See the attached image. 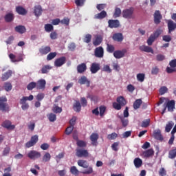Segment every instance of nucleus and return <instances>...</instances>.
Here are the masks:
<instances>
[{
  "label": "nucleus",
  "mask_w": 176,
  "mask_h": 176,
  "mask_svg": "<svg viewBox=\"0 0 176 176\" xmlns=\"http://www.w3.org/2000/svg\"><path fill=\"white\" fill-rule=\"evenodd\" d=\"M42 155L41 154V152L36 151L35 150H32L28 153V157L29 159H31L32 160H35L36 159H39Z\"/></svg>",
  "instance_id": "obj_4"
},
{
  "label": "nucleus",
  "mask_w": 176,
  "mask_h": 176,
  "mask_svg": "<svg viewBox=\"0 0 176 176\" xmlns=\"http://www.w3.org/2000/svg\"><path fill=\"white\" fill-rule=\"evenodd\" d=\"M60 23L64 25H69V19L67 17H65L60 21Z\"/></svg>",
  "instance_id": "obj_64"
},
{
  "label": "nucleus",
  "mask_w": 176,
  "mask_h": 176,
  "mask_svg": "<svg viewBox=\"0 0 176 176\" xmlns=\"http://www.w3.org/2000/svg\"><path fill=\"white\" fill-rule=\"evenodd\" d=\"M159 175L160 176H166L167 175V170L164 168H161L159 170Z\"/></svg>",
  "instance_id": "obj_63"
},
{
  "label": "nucleus",
  "mask_w": 176,
  "mask_h": 176,
  "mask_svg": "<svg viewBox=\"0 0 176 176\" xmlns=\"http://www.w3.org/2000/svg\"><path fill=\"white\" fill-rule=\"evenodd\" d=\"M144 157H151V156H153L155 155V151L153 149L150 148L143 153Z\"/></svg>",
  "instance_id": "obj_36"
},
{
  "label": "nucleus",
  "mask_w": 176,
  "mask_h": 176,
  "mask_svg": "<svg viewBox=\"0 0 176 176\" xmlns=\"http://www.w3.org/2000/svg\"><path fill=\"white\" fill-rule=\"evenodd\" d=\"M87 69V65H86V63H85L79 64L77 66V72L78 74H83L84 72H86Z\"/></svg>",
  "instance_id": "obj_16"
},
{
  "label": "nucleus",
  "mask_w": 176,
  "mask_h": 176,
  "mask_svg": "<svg viewBox=\"0 0 176 176\" xmlns=\"http://www.w3.org/2000/svg\"><path fill=\"white\" fill-rule=\"evenodd\" d=\"M153 137L155 140H157L158 141H163V140H164L163 135H162V131H160V129L154 131Z\"/></svg>",
  "instance_id": "obj_20"
},
{
  "label": "nucleus",
  "mask_w": 176,
  "mask_h": 176,
  "mask_svg": "<svg viewBox=\"0 0 176 176\" xmlns=\"http://www.w3.org/2000/svg\"><path fill=\"white\" fill-rule=\"evenodd\" d=\"M45 30L46 32H52V31H53V30H54L53 25H52L50 23L45 24Z\"/></svg>",
  "instance_id": "obj_50"
},
{
  "label": "nucleus",
  "mask_w": 176,
  "mask_h": 176,
  "mask_svg": "<svg viewBox=\"0 0 176 176\" xmlns=\"http://www.w3.org/2000/svg\"><path fill=\"white\" fill-rule=\"evenodd\" d=\"M162 32H163L162 30H157L153 34H151V36H153L155 39H157V37L162 35Z\"/></svg>",
  "instance_id": "obj_54"
},
{
  "label": "nucleus",
  "mask_w": 176,
  "mask_h": 176,
  "mask_svg": "<svg viewBox=\"0 0 176 176\" xmlns=\"http://www.w3.org/2000/svg\"><path fill=\"white\" fill-rule=\"evenodd\" d=\"M162 19V14L160 11L156 10L154 13V23L155 24H160L161 20Z\"/></svg>",
  "instance_id": "obj_13"
},
{
  "label": "nucleus",
  "mask_w": 176,
  "mask_h": 176,
  "mask_svg": "<svg viewBox=\"0 0 176 176\" xmlns=\"http://www.w3.org/2000/svg\"><path fill=\"white\" fill-rule=\"evenodd\" d=\"M175 107V101L174 100L168 101L166 104H163L164 109L162 110V115H164L167 109L169 112H173Z\"/></svg>",
  "instance_id": "obj_2"
},
{
  "label": "nucleus",
  "mask_w": 176,
  "mask_h": 176,
  "mask_svg": "<svg viewBox=\"0 0 176 176\" xmlns=\"http://www.w3.org/2000/svg\"><path fill=\"white\" fill-rule=\"evenodd\" d=\"M101 69V65L97 63H93L90 67V72L91 74H97Z\"/></svg>",
  "instance_id": "obj_11"
},
{
  "label": "nucleus",
  "mask_w": 176,
  "mask_h": 176,
  "mask_svg": "<svg viewBox=\"0 0 176 176\" xmlns=\"http://www.w3.org/2000/svg\"><path fill=\"white\" fill-rule=\"evenodd\" d=\"M160 94H161V96H163V94H166V93H167V91H168V89L166 88V87H162L160 90Z\"/></svg>",
  "instance_id": "obj_62"
},
{
  "label": "nucleus",
  "mask_w": 176,
  "mask_h": 176,
  "mask_svg": "<svg viewBox=\"0 0 176 176\" xmlns=\"http://www.w3.org/2000/svg\"><path fill=\"white\" fill-rule=\"evenodd\" d=\"M19 103L22 105L21 108H22L23 111H27V109H28L30 108V104H28V103H27V101L23 102V98H21L20 100Z\"/></svg>",
  "instance_id": "obj_38"
},
{
  "label": "nucleus",
  "mask_w": 176,
  "mask_h": 176,
  "mask_svg": "<svg viewBox=\"0 0 176 176\" xmlns=\"http://www.w3.org/2000/svg\"><path fill=\"white\" fill-rule=\"evenodd\" d=\"M39 140L38 135H34L31 137V139L29 142H26L25 144V148H31L36 144V142Z\"/></svg>",
  "instance_id": "obj_3"
},
{
  "label": "nucleus",
  "mask_w": 176,
  "mask_h": 176,
  "mask_svg": "<svg viewBox=\"0 0 176 176\" xmlns=\"http://www.w3.org/2000/svg\"><path fill=\"white\" fill-rule=\"evenodd\" d=\"M50 69H52V66L49 65H45L41 69V74H47Z\"/></svg>",
  "instance_id": "obj_43"
},
{
  "label": "nucleus",
  "mask_w": 176,
  "mask_h": 176,
  "mask_svg": "<svg viewBox=\"0 0 176 176\" xmlns=\"http://www.w3.org/2000/svg\"><path fill=\"white\" fill-rule=\"evenodd\" d=\"M116 101L120 104V105H121V107H124L127 104V101L123 96H118L116 99Z\"/></svg>",
  "instance_id": "obj_25"
},
{
  "label": "nucleus",
  "mask_w": 176,
  "mask_h": 176,
  "mask_svg": "<svg viewBox=\"0 0 176 176\" xmlns=\"http://www.w3.org/2000/svg\"><path fill=\"white\" fill-rule=\"evenodd\" d=\"M4 19H5V21H6V23H10L12 21H13V20L14 19V15H13L12 13H8V14H6Z\"/></svg>",
  "instance_id": "obj_34"
},
{
  "label": "nucleus",
  "mask_w": 176,
  "mask_h": 176,
  "mask_svg": "<svg viewBox=\"0 0 176 176\" xmlns=\"http://www.w3.org/2000/svg\"><path fill=\"white\" fill-rule=\"evenodd\" d=\"M174 127V122L169 121L165 126V133H170L171 131V129Z\"/></svg>",
  "instance_id": "obj_30"
},
{
  "label": "nucleus",
  "mask_w": 176,
  "mask_h": 176,
  "mask_svg": "<svg viewBox=\"0 0 176 176\" xmlns=\"http://www.w3.org/2000/svg\"><path fill=\"white\" fill-rule=\"evenodd\" d=\"M2 127L8 129V130H14V125H12V122L9 120H6L1 124Z\"/></svg>",
  "instance_id": "obj_19"
},
{
  "label": "nucleus",
  "mask_w": 176,
  "mask_h": 176,
  "mask_svg": "<svg viewBox=\"0 0 176 176\" xmlns=\"http://www.w3.org/2000/svg\"><path fill=\"white\" fill-rule=\"evenodd\" d=\"M80 85H87V87H90V80H87V77L82 76L78 80Z\"/></svg>",
  "instance_id": "obj_17"
},
{
  "label": "nucleus",
  "mask_w": 176,
  "mask_h": 176,
  "mask_svg": "<svg viewBox=\"0 0 176 176\" xmlns=\"http://www.w3.org/2000/svg\"><path fill=\"white\" fill-rule=\"evenodd\" d=\"M16 12L18 14H21V16H25V14H27V10L22 6L16 7Z\"/></svg>",
  "instance_id": "obj_24"
},
{
  "label": "nucleus",
  "mask_w": 176,
  "mask_h": 176,
  "mask_svg": "<svg viewBox=\"0 0 176 176\" xmlns=\"http://www.w3.org/2000/svg\"><path fill=\"white\" fill-rule=\"evenodd\" d=\"M136 78L138 82H144L145 80V74L140 73L138 74Z\"/></svg>",
  "instance_id": "obj_49"
},
{
  "label": "nucleus",
  "mask_w": 176,
  "mask_h": 176,
  "mask_svg": "<svg viewBox=\"0 0 176 176\" xmlns=\"http://www.w3.org/2000/svg\"><path fill=\"white\" fill-rule=\"evenodd\" d=\"M102 42V37L101 36H97L95 38V40L93 41L94 46H98L101 45V43Z\"/></svg>",
  "instance_id": "obj_35"
},
{
  "label": "nucleus",
  "mask_w": 176,
  "mask_h": 176,
  "mask_svg": "<svg viewBox=\"0 0 176 176\" xmlns=\"http://www.w3.org/2000/svg\"><path fill=\"white\" fill-rule=\"evenodd\" d=\"M73 109L75 111V112H80L82 106L80 105V102L79 101H76L73 105Z\"/></svg>",
  "instance_id": "obj_32"
},
{
  "label": "nucleus",
  "mask_w": 176,
  "mask_h": 176,
  "mask_svg": "<svg viewBox=\"0 0 176 176\" xmlns=\"http://www.w3.org/2000/svg\"><path fill=\"white\" fill-rule=\"evenodd\" d=\"M168 157H169V159H175V157H176V147L169 151Z\"/></svg>",
  "instance_id": "obj_42"
},
{
  "label": "nucleus",
  "mask_w": 176,
  "mask_h": 176,
  "mask_svg": "<svg viewBox=\"0 0 176 176\" xmlns=\"http://www.w3.org/2000/svg\"><path fill=\"white\" fill-rule=\"evenodd\" d=\"M35 87H36V82H31L27 86L28 90H32L33 89H35Z\"/></svg>",
  "instance_id": "obj_55"
},
{
  "label": "nucleus",
  "mask_w": 176,
  "mask_h": 176,
  "mask_svg": "<svg viewBox=\"0 0 176 176\" xmlns=\"http://www.w3.org/2000/svg\"><path fill=\"white\" fill-rule=\"evenodd\" d=\"M108 16V14H107V11L102 10L100 13H98L94 15V19L96 20H102L103 19H105Z\"/></svg>",
  "instance_id": "obj_15"
},
{
  "label": "nucleus",
  "mask_w": 176,
  "mask_h": 176,
  "mask_svg": "<svg viewBox=\"0 0 176 176\" xmlns=\"http://www.w3.org/2000/svg\"><path fill=\"white\" fill-rule=\"evenodd\" d=\"M118 118L120 120L122 127H127V126H129V119L123 117V116H118Z\"/></svg>",
  "instance_id": "obj_27"
},
{
  "label": "nucleus",
  "mask_w": 176,
  "mask_h": 176,
  "mask_svg": "<svg viewBox=\"0 0 176 176\" xmlns=\"http://www.w3.org/2000/svg\"><path fill=\"white\" fill-rule=\"evenodd\" d=\"M85 2H86V0H75V3L78 7L84 6Z\"/></svg>",
  "instance_id": "obj_58"
},
{
  "label": "nucleus",
  "mask_w": 176,
  "mask_h": 176,
  "mask_svg": "<svg viewBox=\"0 0 176 176\" xmlns=\"http://www.w3.org/2000/svg\"><path fill=\"white\" fill-rule=\"evenodd\" d=\"M57 56V52H50L47 56V61H50L51 60H53Z\"/></svg>",
  "instance_id": "obj_51"
},
{
  "label": "nucleus",
  "mask_w": 176,
  "mask_h": 176,
  "mask_svg": "<svg viewBox=\"0 0 176 176\" xmlns=\"http://www.w3.org/2000/svg\"><path fill=\"white\" fill-rule=\"evenodd\" d=\"M150 124H151V119L148 118L142 121L141 127L146 129V127H149Z\"/></svg>",
  "instance_id": "obj_41"
},
{
  "label": "nucleus",
  "mask_w": 176,
  "mask_h": 176,
  "mask_svg": "<svg viewBox=\"0 0 176 176\" xmlns=\"http://www.w3.org/2000/svg\"><path fill=\"white\" fill-rule=\"evenodd\" d=\"M14 30L16 32H19V34H24V32L27 31V29H25V27L21 25L16 26Z\"/></svg>",
  "instance_id": "obj_29"
},
{
  "label": "nucleus",
  "mask_w": 176,
  "mask_h": 176,
  "mask_svg": "<svg viewBox=\"0 0 176 176\" xmlns=\"http://www.w3.org/2000/svg\"><path fill=\"white\" fill-rule=\"evenodd\" d=\"M67 62V58L65 56H61L58 58L54 61V66L56 67H63Z\"/></svg>",
  "instance_id": "obj_6"
},
{
  "label": "nucleus",
  "mask_w": 176,
  "mask_h": 176,
  "mask_svg": "<svg viewBox=\"0 0 176 176\" xmlns=\"http://www.w3.org/2000/svg\"><path fill=\"white\" fill-rule=\"evenodd\" d=\"M9 57L12 63H19V61H23V56H20L17 59L16 56L13 54H10Z\"/></svg>",
  "instance_id": "obj_26"
},
{
  "label": "nucleus",
  "mask_w": 176,
  "mask_h": 176,
  "mask_svg": "<svg viewBox=\"0 0 176 176\" xmlns=\"http://www.w3.org/2000/svg\"><path fill=\"white\" fill-rule=\"evenodd\" d=\"M122 106H121L120 104H119L118 102H113V108L116 109V111H120V109H122Z\"/></svg>",
  "instance_id": "obj_59"
},
{
  "label": "nucleus",
  "mask_w": 176,
  "mask_h": 176,
  "mask_svg": "<svg viewBox=\"0 0 176 176\" xmlns=\"http://www.w3.org/2000/svg\"><path fill=\"white\" fill-rule=\"evenodd\" d=\"M94 56L97 58H102L104 57V48L102 47H98L94 50Z\"/></svg>",
  "instance_id": "obj_8"
},
{
  "label": "nucleus",
  "mask_w": 176,
  "mask_h": 176,
  "mask_svg": "<svg viewBox=\"0 0 176 176\" xmlns=\"http://www.w3.org/2000/svg\"><path fill=\"white\" fill-rule=\"evenodd\" d=\"M107 52H108V53H115V46L111 44H107Z\"/></svg>",
  "instance_id": "obj_48"
},
{
  "label": "nucleus",
  "mask_w": 176,
  "mask_h": 176,
  "mask_svg": "<svg viewBox=\"0 0 176 176\" xmlns=\"http://www.w3.org/2000/svg\"><path fill=\"white\" fill-rule=\"evenodd\" d=\"M10 76H12V70H8L2 75L1 80L3 81L8 80Z\"/></svg>",
  "instance_id": "obj_37"
},
{
  "label": "nucleus",
  "mask_w": 176,
  "mask_h": 176,
  "mask_svg": "<svg viewBox=\"0 0 176 176\" xmlns=\"http://www.w3.org/2000/svg\"><path fill=\"white\" fill-rule=\"evenodd\" d=\"M168 34H171L173 31H175L176 29V23L174 21L169 20L168 21Z\"/></svg>",
  "instance_id": "obj_21"
},
{
  "label": "nucleus",
  "mask_w": 176,
  "mask_h": 176,
  "mask_svg": "<svg viewBox=\"0 0 176 176\" xmlns=\"http://www.w3.org/2000/svg\"><path fill=\"white\" fill-rule=\"evenodd\" d=\"M76 144H77V146H79V148H86L87 143H86V142H85L83 140H78L76 142Z\"/></svg>",
  "instance_id": "obj_46"
},
{
  "label": "nucleus",
  "mask_w": 176,
  "mask_h": 176,
  "mask_svg": "<svg viewBox=\"0 0 176 176\" xmlns=\"http://www.w3.org/2000/svg\"><path fill=\"white\" fill-rule=\"evenodd\" d=\"M126 53H127V50L124 49L122 50H116L113 54L115 58L119 59V58H123V57H124Z\"/></svg>",
  "instance_id": "obj_7"
},
{
  "label": "nucleus",
  "mask_w": 176,
  "mask_h": 176,
  "mask_svg": "<svg viewBox=\"0 0 176 176\" xmlns=\"http://www.w3.org/2000/svg\"><path fill=\"white\" fill-rule=\"evenodd\" d=\"M120 14H122V10L119 8H116L114 14H113V17L116 19V17H120Z\"/></svg>",
  "instance_id": "obj_47"
},
{
  "label": "nucleus",
  "mask_w": 176,
  "mask_h": 176,
  "mask_svg": "<svg viewBox=\"0 0 176 176\" xmlns=\"http://www.w3.org/2000/svg\"><path fill=\"white\" fill-rule=\"evenodd\" d=\"M98 133H93L90 135V140L91 141V144L94 145V146H96L97 145V141H98Z\"/></svg>",
  "instance_id": "obj_18"
},
{
  "label": "nucleus",
  "mask_w": 176,
  "mask_h": 176,
  "mask_svg": "<svg viewBox=\"0 0 176 176\" xmlns=\"http://www.w3.org/2000/svg\"><path fill=\"white\" fill-rule=\"evenodd\" d=\"M140 50L146 52V53H153V50L149 46L142 45L140 47Z\"/></svg>",
  "instance_id": "obj_28"
},
{
  "label": "nucleus",
  "mask_w": 176,
  "mask_h": 176,
  "mask_svg": "<svg viewBox=\"0 0 176 176\" xmlns=\"http://www.w3.org/2000/svg\"><path fill=\"white\" fill-rule=\"evenodd\" d=\"M155 39L156 38L151 34L149 38L147 39V44L148 45V46H152Z\"/></svg>",
  "instance_id": "obj_53"
},
{
  "label": "nucleus",
  "mask_w": 176,
  "mask_h": 176,
  "mask_svg": "<svg viewBox=\"0 0 176 176\" xmlns=\"http://www.w3.org/2000/svg\"><path fill=\"white\" fill-rule=\"evenodd\" d=\"M50 159H52V155L50 153H45L43 156L42 162L44 163H47V162H50Z\"/></svg>",
  "instance_id": "obj_39"
},
{
  "label": "nucleus",
  "mask_w": 176,
  "mask_h": 176,
  "mask_svg": "<svg viewBox=\"0 0 176 176\" xmlns=\"http://www.w3.org/2000/svg\"><path fill=\"white\" fill-rule=\"evenodd\" d=\"M113 39L116 42H122L124 39L123 34L122 33H115L113 35Z\"/></svg>",
  "instance_id": "obj_23"
},
{
  "label": "nucleus",
  "mask_w": 176,
  "mask_h": 176,
  "mask_svg": "<svg viewBox=\"0 0 176 176\" xmlns=\"http://www.w3.org/2000/svg\"><path fill=\"white\" fill-rule=\"evenodd\" d=\"M51 51H52V48H50V46L41 47L39 49V53H41V54H43V55H46L48 53H50Z\"/></svg>",
  "instance_id": "obj_22"
},
{
  "label": "nucleus",
  "mask_w": 176,
  "mask_h": 176,
  "mask_svg": "<svg viewBox=\"0 0 176 176\" xmlns=\"http://www.w3.org/2000/svg\"><path fill=\"white\" fill-rule=\"evenodd\" d=\"M47 116L50 122H56V120H57V116H56V114H54L53 113H50Z\"/></svg>",
  "instance_id": "obj_44"
},
{
  "label": "nucleus",
  "mask_w": 176,
  "mask_h": 176,
  "mask_svg": "<svg viewBox=\"0 0 176 176\" xmlns=\"http://www.w3.org/2000/svg\"><path fill=\"white\" fill-rule=\"evenodd\" d=\"M142 104V100L141 99H137L134 102H133V109H138L140 107H141V104Z\"/></svg>",
  "instance_id": "obj_40"
},
{
  "label": "nucleus",
  "mask_w": 176,
  "mask_h": 176,
  "mask_svg": "<svg viewBox=\"0 0 176 176\" xmlns=\"http://www.w3.org/2000/svg\"><path fill=\"white\" fill-rule=\"evenodd\" d=\"M70 173L73 175H79V170L76 168V166H73L70 168Z\"/></svg>",
  "instance_id": "obj_45"
},
{
  "label": "nucleus",
  "mask_w": 176,
  "mask_h": 176,
  "mask_svg": "<svg viewBox=\"0 0 176 176\" xmlns=\"http://www.w3.org/2000/svg\"><path fill=\"white\" fill-rule=\"evenodd\" d=\"M108 140H116L118 138V133H112L111 134H109L107 135Z\"/></svg>",
  "instance_id": "obj_60"
},
{
  "label": "nucleus",
  "mask_w": 176,
  "mask_h": 176,
  "mask_svg": "<svg viewBox=\"0 0 176 176\" xmlns=\"http://www.w3.org/2000/svg\"><path fill=\"white\" fill-rule=\"evenodd\" d=\"M133 164L136 168H140L142 166V160L140 158H135L133 160Z\"/></svg>",
  "instance_id": "obj_31"
},
{
  "label": "nucleus",
  "mask_w": 176,
  "mask_h": 176,
  "mask_svg": "<svg viewBox=\"0 0 176 176\" xmlns=\"http://www.w3.org/2000/svg\"><path fill=\"white\" fill-rule=\"evenodd\" d=\"M12 83L9 82H5L4 89L6 91H10V90H12Z\"/></svg>",
  "instance_id": "obj_52"
},
{
  "label": "nucleus",
  "mask_w": 176,
  "mask_h": 176,
  "mask_svg": "<svg viewBox=\"0 0 176 176\" xmlns=\"http://www.w3.org/2000/svg\"><path fill=\"white\" fill-rule=\"evenodd\" d=\"M77 164L78 166H79V167H82V168H87V170H85L84 171L81 172V174H86L87 175L93 174V167H89V162H87V161L85 160H79Z\"/></svg>",
  "instance_id": "obj_1"
},
{
  "label": "nucleus",
  "mask_w": 176,
  "mask_h": 176,
  "mask_svg": "<svg viewBox=\"0 0 176 176\" xmlns=\"http://www.w3.org/2000/svg\"><path fill=\"white\" fill-rule=\"evenodd\" d=\"M34 13L37 17H38V16H41V14H42V7L41 6H34Z\"/></svg>",
  "instance_id": "obj_33"
},
{
  "label": "nucleus",
  "mask_w": 176,
  "mask_h": 176,
  "mask_svg": "<svg viewBox=\"0 0 176 176\" xmlns=\"http://www.w3.org/2000/svg\"><path fill=\"white\" fill-rule=\"evenodd\" d=\"M133 13H134V9L131 8L122 11V16L124 19H133Z\"/></svg>",
  "instance_id": "obj_5"
},
{
  "label": "nucleus",
  "mask_w": 176,
  "mask_h": 176,
  "mask_svg": "<svg viewBox=\"0 0 176 176\" xmlns=\"http://www.w3.org/2000/svg\"><path fill=\"white\" fill-rule=\"evenodd\" d=\"M6 101H8L6 97L0 98V111L3 112H6Z\"/></svg>",
  "instance_id": "obj_14"
},
{
  "label": "nucleus",
  "mask_w": 176,
  "mask_h": 176,
  "mask_svg": "<svg viewBox=\"0 0 176 176\" xmlns=\"http://www.w3.org/2000/svg\"><path fill=\"white\" fill-rule=\"evenodd\" d=\"M77 157H89V151L85 149H78L76 152Z\"/></svg>",
  "instance_id": "obj_9"
},
{
  "label": "nucleus",
  "mask_w": 176,
  "mask_h": 176,
  "mask_svg": "<svg viewBox=\"0 0 176 176\" xmlns=\"http://www.w3.org/2000/svg\"><path fill=\"white\" fill-rule=\"evenodd\" d=\"M83 41L85 43H90V42H91V34H86Z\"/></svg>",
  "instance_id": "obj_56"
},
{
  "label": "nucleus",
  "mask_w": 176,
  "mask_h": 176,
  "mask_svg": "<svg viewBox=\"0 0 176 176\" xmlns=\"http://www.w3.org/2000/svg\"><path fill=\"white\" fill-rule=\"evenodd\" d=\"M99 111H100V116L102 117L104 116V113H105V111H107V107L105 106H100L99 107Z\"/></svg>",
  "instance_id": "obj_57"
},
{
  "label": "nucleus",
  "mask_w": 176,
  "mask_h": 176,
  "mask_svg": "<svg viewBox=\"0 0 176 176\" xmlns=\"http://www.w3.org/2000/svg\"><path fill=\"white\" fill-rule=\"evenodd\" d=\"M46 87V80L45 79H40L36 82V88L37 90H45Z\"/></svg>",
  "instance_id": "obj_10"
},
{
  "label": "nucleus",
  "mask_w": 176,
  "mask_h": 176,
  "mask_svg": "<svg viewBox=\"0 0 176 176\" xmlns=\"http://www.w3.org/2000/svg\"><path fill=\"white\" fill-rule=\"evenodd\" d=\"M109 28H118L120 26V23L119 22V20L116 19H109L108 21Z\"/></svg>",
  "instance_id": "obj_12"
},
{
  "label": "nucleus",
  "mask_w": 176,
  "mask_h": 176,
  "mask_svg": "<svg viewBox=\"0 0 176 176\" xmlns=\"http://www.w3.org/2000/svg\"><path fill=\"white\" fill-rule=\"evenodd\" d=\"M159 67L157 66H155L154 67H152L151 69V75H157L159 74Z\"/></svg>",
  "instance_id": "obj_61"
}]
</instances>
